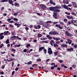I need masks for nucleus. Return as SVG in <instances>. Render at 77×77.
<instances>
[{"label":"nucleus","mask_w":77,"mask_h":77,"mask_svg":"<svg viewBox=\"0 0 77 77\" xmlns=\"http://www.w3.org/2000/svg\"><path fill=\"white\" fill-rule=\"evenodd\" d=\"M19 69V68H18V67H16L15 68V70H16V71H18V70Z\"/></svg>","instance_id":"obj_57"},{"label":"nucleus","mask_w":77,"mask_h":77,"mask_svg":"<svg viewBox=\"0 0 77 77\" xmlns=\"http://www.w3.org/2000/svg\"><path fill=\"white\" fill-rule=\"evenodd\" d=\"M54 14L53 15V17L55 19H57V13H56L53 12Z\"/></svg>","instance_id":"obj_4"},{"label":"nucleus","mask_w":77,"mask_h":77,"mask_svg":"<svg viewBox=\"0 0 77 77\" xmlns=\"http://www.w3.org/2000/svg\"><path fill=\"white\" fill-rule=\"evenodd\" d=\"M73 50H74V48H71L70 49H68L67 50V51H73Z\"/></svg>","instance_id":"obj_23"},{"label":"nucleus","mask_w":77,"mask_h":77,"mask_svg":"<svg viewBox=\"0 0 77 77\" xmlns=\"http://www.w3.org/2000/svg\"><path fill=\"white\" fill-rule=\"evenodd\" d=\"M3 34H4V33L3 32L0 33V36H2V35H3Z\"/></svg>","instance_id":"obj_58"},{"label":"nucleus","mask_w":77,"mask_h":77,"mask_svg":"<svg viewBox=\"0 0 77 77\" xmlns=\"http://www.w3.org/2000/svg\"><path fill=\"white\" fill-rule=\"evenodd\" d=\"M77 22L76 20H72L71 21V23H76V22Z\"/></svg>","instance_id":"obj_21"},{"label":"nucleus","mask_w":77,"mask_h":77,"mask_svg":"<svg viewBox=\"0 0 77 77\" xmlns=\"http://www.w3.org/2000/svg\"><path fill=\"white\" fill-rule=\"evenodd\" d=\"M40 8L43 9V10H44V9H46V6L44 4H41L40 5Z\"/></svg>","instance_id":"obj_3"},{"label":"nucleus","mask_w":77,"mask_h":77,"mask_svg":"<svg viewBox=\"0 0 77 77\" xmlns=\"http://www.w3.org/2000/svg\"><path fill=\"white\" fill-rule=\"evenodd\" d=\"M58 62H60V63H62V62H63V60H58Z\"/></svg>","instance_id":"obj_45"},{"label":"nucleus","mask_w":77,"mask_h":77,"mask_svg":"<svg viewBox=\"0 0 77 77\" xmlns=\"http://www.w3.org/2000/svg\"><path fill=\"white\" fill-rule=\"evenodd\" d=\"M32 63V61H30L29 62H28L27 64L28 65H30V64H31Z\"/></svg>","instance_id":"obj_39"},{"label":"nucleus","mask_w":77,"mask_h":77,"mask_svg":"<svg viewBox=\"0 0 77 77\" xmlns=\"http://www.w3.org/2000/svg\"><path fill=\"white\" fill-rule=\"evenodd\" d=\"M54 42V41L53 40H51L50 42V44L51 45H53V43Z\"/></svg>","instance_id":"obj_28"},{"label":"nucleus","mask_w":77,"mask_h":77,"mask_svg":"<svg viewBox=\"0 0 77 77\" xmlns=\"http://www.w3.org/2000/svg\"><path fill=\"white\" fill-rule=\"evenodd\" d=\"M68 42L69 44H71V43H72V41L71 39H68Z\"/></svg>","instance_id":"obj_20"},{"label":"nucleus","mask_w":77,"mask_h":77,"mask_svg":"<svg viewBox=\"0 0 77 77\" xmlns=\"http://www.w3.org/2000/svg\"><path fill=\"white\" fill-rule=\"evenodd\" d=\"M23 52H27V49H25L24 50H23Z\"/></svg>","instance_id":"obj_53"},{"label":"nucleus","mask_w":77,"mask_h":77,"mask_svg":"<svg viewBox=\"0 0 77 77\" xmlns=\"http://www.w3.org/2000/svg\"><path fill=\"white\" fill-rule=\"evenodd\" d=\"M18 38V39H20V40H21V39L20 38H18V36H17L16 37V36H13L12 37H11L10 38V39H12L13 38Z\"/></svg>","instance_id":"obj_10"},{"label":"nucleus","mask_w":77,"mask_h":77,"mask_svg":"<svg viewBox=\"0 0 77 77\" xmlns=\"http://www.w3.org/2000/svg\"><path fill=\"white\" fill-rule=\"evenodd\" d=\"M51 66H53V65H55V63H51Z\"/></svg>","instance_id":"obj_51"},{"label":"nucleus","mask_w":77,"mask_h":77,"mask_svg":"<svg viewBox=\"0 0 77 77\" xmlns=\"http://www.w3.org/2000/svg\"><path fill=\"white\" fill-rule=\"evenodd\" d=\"M15 59L14 58H10V60H11V61H13V60H15Z\"/></svg>","instance_id":"obj_52"},{"label":"nucleus","mask_w":77,"mask_h":77,"mask_svg":"<svg viewBox=\"0 0 77 77\" xmlns=\"http://www.w3.org/2000/svg\"><path fill=\"white\" fill-rule=\"evenodd\" d=\"M36 14H37V15L39 16H40V15H41V14L39 13H36Z\"/></svg>","instance_id":"obj_56"},{"label":"nucleus","mask_w":77,"mask_h":77,"mask_svg":"<svg viewBox=\"0 0 77 77\" xmlns=\"http://www.w3.org/2000/svg\"><path fill=\"white\" fill-rule=\"evenodd\" d=\"M11 51H13V52H15V51H16V50L14 48H12V49L11 50Z\"/></svg>","instance_id":"obj_33"},{"label":"nucleus","mask_w":77,"mask_h":77,"mask_svg":"<svg viewBox=\"0 0 77 77\" xmlns=\"http://www.w3.org/2000/svg\"><path fill=\"white\" fill-rule=\"evenodd\" d=\"M3 66H2L1 67V68H2V69H4L5 68V66L2 65Z\"/></svg>","instance_id":"obj_54"},{"label":"nucleus","mask_w":77,"mask_h":77,"mask_svg":"<svg viewBox=\"0 0 77 77\" xmlns=\"http://www.w3.org/2000/svg\"><path fill=\"white\" fill-rule=\"evenodd\" d=\"M68 6H69V7H71L72 6V5L71 4H69L68 5Z\"/></svg>","instance_id":"obj_60"},{"label":"nucleus","mask_w":77,"mask_h":77,"mask_svg":"<svg viewBox=\"0 0 77 77\" xmlns=\"http://www.w3.org/2000/svg\"><path fill=\"white\" fill-rule=\"evenodd\" d=\"M60 10L58 9H55L54 10V13H56V12H60Z\"/></svg>","instance_id":"obj_9"},{"label":"nucleus","mask_w":77,"mask_h":77,"mask_svg":"<svg viewBox=\"0 0 77 77\" xmlns=\"http://www.w3.org/2000/svg\"><path fill=\"white\" fill-rule=\"evenodd\" d=\"M33 42H37V40H36V39L34 40Z\"/></svg>","instance_id":"obj_62"},{"label":"nucleus","mask_w":77,"mask_h":77,"mask_svg":"<svg viewBox=\"0 0 77 77\" xmlns=\"http://www.w3.org/2000/svg\"><path fill=\"white\" fill-rule=\"evenodd\" d=\"M8 3L9 4H11V5L13 3V1L12 0H8Z\"/></svg>","instance_id":"obj_18"},{"label":"nucleus","mask_w":77,"mask_h":77,"mask_svg":"<svg viewBox=\"0 0 77 77\" xmlns=\"http://www.w3.org/2000/svg\"><path fill=\"white\" fill-rule=\"evenodd\" d=\"M49 25V24L48 23H44L43 24V26L44 27H46V28H47L48 26Z\"/></svg>","instance_id":"obj_6"},{"label":"nucleus","mask_w":77,"mask_h":77,"mask_svg":"<svg viewBox=\"0 0 77 77\" xmlns=\"http://www.w3.org/2000/svg\"><path fill=\"white\" fill-rule=\"evenodd\" d=\"M71 14H72V15H74V16H75V15H76V14L74 12H72L71 13Z\"/></svg>","instance_id":"obj_30"},{"label":"nucleus","mask_w":77,"mask_h":77,"mask_svg":"<svg viewBox=\"0 0 77 77\" xmlns=\"http://www.w3.org/2000/svg\"><path fill=\"white\" fill-rule=\"evenodd\" d=\"M39 24H41V25H42L43 24V22H42V21H40L39 22Z\"/></svg>","instance_id":"obj_32"},{"label":"nucleus","mask_w":77,"mask_h":77,"mask_svg":"<svg viewBox=\"0 0 77 77\" xmlns=\"http://www.w3.org/2000/svg\"><path fill=\"white\" fill-rule=\"evenodd\" d=\"M49 10H50V11H54V7H50L49 8Z\"/></svg>","instance_id":"obj_14"},{"label":"nucleus","mask_w":77,"mask_h":77,"mask_svg":"<svg viewBox=\"0 0 77 77\" xmlns=\"http://www.w3.org/2000/svg\"><path fill=\"white\" fill-rule=\"evenodd\" d=\"M14 3V6H20V5L18 3H17V2H15Z\"/></svg>","instance_id":"obj_26"},{"label":"nucleus","mask_w":77,"mask_h":77,"mask_svg":"<svg viewBox=\"0 0 77 77\" xmlns=\"http://www.w3.org/2000/svg\"><path fill=\"white\" fill-rule=\"evenodd\" d=\"M61 46L62 47H67V45L66 44H61Z\"/></svg>","instance_id":"obj_16"},{"label":"nucleus","mask_w":77,"mask_h":77,"mask_svg":"<svg viewBox=\"0 0 77 77\" xmlns=\"http://www.w3.org/2000/svg\"><path fill=\"white\" fill-rule=\"evenodd\" d=\"M57 23H58V22H55L53 23V24H54V25H55V24H57Z\"/></svg>","instance_id":"obj_44"},{"label":"nucleus","mask_w":77,"mask_h":77,"mask_svg":"<svg viewBox=\"0 0 77 77\" xmlns=\"http://www.w3.org/2000/svg\"><path fill=\"white\" fill-rule=\"evenodd\" d=\"M45 48L43 47H41L39 48V51H41L43 49H44Z\"/></svg>","instance_id":"obj_13"},{"label":"nucleus","mask_w":77,"mask_h":77,"mask_svg":"<svg viewBox=\"0 0 77 77\" xmlns=\"http://www.w3.org/2000/svg\"><path fill=\"white\" fill-rule=\"evenodd\" d=\"M54 9L55 10V9H60L61 8V6L59 5H57V6L54 7Z\"/></svg>","instance_id":"obj_5"},{"label":"nucleus","mask_w":77,"mask_h":77,"mask_svg":"<svg viewBox=\"0 0 77 77\" xmlns=\"http://www.w3.org/2000/svg\"><path fill=\"white\" fill-rule=\"evenodd\" d=\"M37 36H38L39 38H41V37H42V34H38Z\"/></svg>","instance_id":"obj_29"},{"label":"nucleus","mask_w":77,"mask_h":77,"mask_svg":"<svg viewBox=\"0 0 77 77\" xmlns=\"http://www.w3.org/2000/svg\"><path fill=\"white\" fill-rule=\"evenodd\" d=\"M69 19H72V20H73V17L71 16L70 17Z\"/></svg>","instance_id":"obj_61"},{"label":"nucleus","mask_w":77,"mask_h":77,"mask_svg":"<svg viewBox=\"0 0 77 77\" xmlns=\"http://www.w3.org/2000/svg\"><path fill=\"white\" fill-rule=\"evenodd\" d=\"M50 35H57L59 34V33L57 31H51L49 33Z\"/></svg>","instance_id":"obj_1"},{"label":"nucleus","mask_w":77,"mask_h":77,"mask_svg":"<svg viewBox=\"0 0 77 77\" xmlns=\"http://www.w3.org/2000/svg\"><path fill=\"white\" fill-rule=\"evenodd\" d=\"M4 38V35H2L0 36V39H2Z\"/></svg>","instance_id":"obj_34"},{"label":"nucleus","mask_w":77,"mask_h":77,"mask_svg":"<svg viewBox=\"0 0 77 77\" xmlns=\"http://www.w3.org/2000/svg\"><path fill=\"white\" fill-rule=\"evenodd\" d=\"M57 53H58V52L57 51L56 52H55L54 53V54L55 56H57Z\"/></svg>","instance_id":"obj_37"},{"label":"nucleus","mask_w":77,"mask_h":77,"mask_svg":"<svg viewBox=\"0 0 77 77\" xmlns=\"http://www.w3.org/2000/svg\"><path fill=\"white\" fill-rule=\"evenodd\" d=\"M50 3L51 5H53V2L52 1V0H50Z\"/></svg>","instance_id":"obj_35"},{"label":"nucleus","mask_w":77,"mask_h":77,"mask_svg":"<svg viewBox=\"0 0 77 77\" xmlns=\"http://www.w3.org/2000/svg\"><path fill=\"white\" fill-rule=\"evenodd\" d=\"M43 51H44V53L46 54V53H47V50L45 49H44Z\"/></svg>","instance_id":"obj_36"},{"label":"nucleus","mask_w":77,"mask_h":77,"mask_svg":"<svg viewBox=\"0 0 77 77\" xmlns=\"http://www.w3.org/2000/svg\"><path fill=\"white\" fill-rule=\"evenodd\" d=\"M10 27H13V26L12 24H10L9 25Z\"/></svg>","instance_id":"obj_55"},{"label":"nucleus","mask_w":77,"mask_h":77,"mask_svg":"<svg viewBox=\"0 0 77 77\" xmlns=\"http://www.w3.org/2000/svg\"><path fill=\"white\" fill-rule=\"evenodd\" d=\"M53 39H54V40H56V41H58V40H60V38H55L54 37V38H53Z\"/></svg>","instance_id":"obj_19"},{"label":"nucleus","mask_w":77,"mask_h":77,"mask_svg":"<svg viewBox=\"0 0 77 77\" xmlns=\"http://www.w3.org/2000/svg\"><path fill=\"white\" fill-rule=\"evenodd\" d=\"M11 35H15V32H11Z\"/></svg>","instance_id":"obj_40"},{"label":"nucleus","mask_w":77,"mask_h":77,"mask_svg":"<svg viewBox=\"0 0 77 77\" xmlns=\"http://www.w3.org/2000/svg\"><path fill=\"white\" fill-rule=\"evenodd\" d=\"M65 33H66V35L67 36H69V35H70V33H69L68 31H66Z\"/></svg>","instance_id":"obj_12"},{"label":"nucleus","mask_w":77,"mask_h":77,"mask_svg":"<svg viewBox=\"0 0 77 77\" xmlns=\"http://www.w3.org/2000/svg\"><path fill=\"white\" fill-rule=\"evenodd\" d=\"M15 73V71H13L12 72V73H11L12 75H13L14 74V73Z\"/></svg>","instance_id":"obj_50"},{"label":"nucleus","mask_w":77,"mask_h":77,"mask_svg":"<svg viewBox=\"0 0 77 77\" xmlns=\"http://www.w3.org/2000/svg\"><path fill=\"white\" fill-rule=\"evenodd\" d=\"M25 29L26 30H27L29 29V28L28 27H26L25 28Z\"/></svg>","instance_id":"obj_64"},{"label":"nucleus","mask_w":77,"mask_h":77,"mask_svg":"<svg viewBox=\"0 0 77 77\" xmlns=\"http://www.w3.org/2000/svg\"><path fill=\"white\" fill-rule=\"evenodd\" d=\"M37 62H39H39H41V59H40V58L38 59L37 60Z\"/></svg>","instance_id":"obj_38"},{"label":"nucleus","mask_w":77,"mask_h":77,"mask_svg":"<svg viewBox=\"0 0 77 77\" xmlns=\"http://www.w3.org/2000/svg\"><path fill=\"white\" fill-rule=\"evenodd\" d=\"M54 46L55 47H58L59 46V45L56 44H54Z\"/></svg>","instance_id":"obj_42"},{"label":"nucleus","mask_w":77,"mask_h":77,"mask_svg":"<svg viewBox=\"0 0 77 77\" xmlns=\"http://www.w3.org/2000/svg\"><path fill=\"white\" fill-rule=\"evenodd\" d=\"M64 21L65 23H66V22H67V19H64Z\"/></svg>","instance_id":"obj_46"},{"label":"nucleus","mask_w":77,"mask_h":77,"mask_svg":"<svg viewBox=\"0 0 77 77\" xmlns=\"http://www.w3.org/2000/svg\"><path fill=\"white\" fill-rule=\"evenodd\" d=\"M35 65H36V66H35V68H36V66H38V65L35 64H33L32 66V67H33V66H35Z\"/></svg>","instance_id":"obj_43"},{"label":"nucleus","mask_w":77,"mask_h":77,"mask_svg":"<svg viewBox=\"0 0 77 77\" xmlns=\"http://www.w3.org/2000/svg\"><path fill=\"white\" fill-rule=\"evenodd\" d=\"M13 20H14V21H18V20L17 18H14Z\"/></svg>","instance_id":"obj_48"},{"label":"nucleus","mask_w":77,"mask_h":77,"mask_svg":"<svg viewBox=\"0 0 77 77\" xmlns=\"http://www.w3.org/2000/svg\"><path fill=\"white\" fill-rule=\"evenodd\" d=\"M30 44H28L27 45H26V48H29V47H30Z\"/></svg>","instance_id":"obj_24"},{"label":"nucleus","mask_w":77,"mask_h":77,"mask_svg":"<svg viewBox=\"0 0 77 77\" xmlns=\"http://www.w3.org/2000/svg\"><path fill=\"white\" fill-rule=\"evenodd\" d=\"M21 46L20 45H14V48H15L16 47H20Z\"/></svg>","instance_id":"obj_17"},{"label":"nucleus","mask_w":77,"mask_h":77,"mask_svg":"<svg viewBox=\"0 0 77 77\" xmlns=\"http://www.w3.org/2000/svg\"><path fill=\"white\" fill-rule=\"evenodd\" d=\"M49 59H47L46 60L45 63H47V62H49Z\"/></svg>","instance_id":"obj_47"},{"label":"nucleus","mask_w":77,"mask_h":77,"mask_svg":"<svg viewBox=\"0 0 77 77\" xmlns=\"http://www.w3.org/2000/svg\"><path fill=\"white\" fill-rule=\"evenodd\" d=\"M8 1V0H2L1 2L2 3H4V2H7Z\"/></svg>","instance_id":"obj_25"},{"label":"nucleus","mask_w":77,"mask_h":77,"mask_svg":"<svg viewBox=\"0 0 77 77\" xmlns=\"http://www.w3.org/2000/svg\"><path fill=\"white\" fill-rule=\"evenodd\" d=\"M55 26L57 27H58V28L60 29H63L62 27H61L60 26V24H56L55 25Z\"/></svg>","instance_id":"obj_7"},{"label":"nucleus","mask_w":77,"mask_h":77,"mask_svg":"<svg viewBox=\"0 0 77 77\" xmlns=\"http://www.w3.org/2000/svg\"><path fill=\"white\" fill-rule=\"evenodd\" d=\"M63 6L64 9H67V10H68V7L66 5H64Z\"/></svg>","instance_id":"obj_15"},{"label":"nucleus","mask_w":77,"mask_h":77,"mask_svg":"<svg viewBox=\"0 0 77 77\" xmlns=\"http://www.w3.org/2000/svg\"><path fill=\"white\" fill-rule=\"evenodd\" d=\"M48 53L49 54V55L53 53V51L51 50V48H49L48 49Z\"/></svg>","instance_id":"obj_2"},{"label":"nucleus","mask_w":77,"mask_h":77,"mask_svg":"<svg viewBox=\"0 0 77 77\" xmlns=\"http://www.w3.org/2000/svg\"><path fill=\"white\" fill-rule=\"evenodd\" d=\"M74 47L75 48H77V45L76 44L75 45H74Z\"/></svg>","instance_id":"obj_59"},{"label":"nucleus","mask_w":77,"mask_h":77,"mask_svg":"<svg viewBox=\"0 0 77 77\" xmlns=\"http://www.w3.org/2000/svg\"><path fill=\"white\" fill-rule=\"evenodd\" d=\"M4 46V45L3 44H1V45H0V48H2V47Z\"/></svg>","instance_id":"obj_49"},{"label":"nucleus","mask_w":77,"mask_h":77,"mask_svg":"<svg viewBox=\"0 0 77 77\" xmlns=\"http://www.w3.org/2000/svg\"><path fill=\"white\" fill-rule=\"evenodd\" d=\"M9 39H7L6 41V44H9Z\"/></svg>","instance_id":"obj_27"},{"label":"nucleus","mask_w":77,"mask_h":77,"mask_svg":"<svg viewBox=\"0 0 77 77\" xmlns=\"http://www.w3.org/2000/svg\"><path fill=\"white\" fill-rule=\"evenodd\" d=\"M9 32V31H5L4 32V35H5H5L7 36V35H9V34H8V33Z\"/></svg>","instance_id":"obj_8"},{"label":"nucleus","mask_w":77,"mask_h":77,"mask_svg":"<svg viewBox=\"0 0 77 77\" xmlns=\"http://www.w3.org/2000/svg\"><path fill=\"white\" fill-rule=\"evenodd\" d=\"M40 39L41 40H45V38H40Z\"/></svg>","instance_id":"obj_41"},{"label":"nucleus","mask_w":77,"mask_h":77,"mask_svg":"<svg viewBox=\"0 0 77 77\" xmlns=\"http://www.w3.org/2000/svg\"><path fill=\"white\" fill-rule=\"evenodd\" d=\"M59 23L60 24H61V25H64V23H63V22L62 21H60Z\"/></svg>","instance_id":"obj_31"},{"label":"nucleus","mask_w":77,"mask_h":77,"mask_svg":"<svg viewBox=\"0 0 77 77\" xmlns=\"http://www.w3.org/2000/svg\"><path fill=\"white\" fill-rule=\"evenodd\" d=\"M72 5H74L75 6V7H77V4H76V3L74 2H72Z\"/></svg>","instance_id":"obj_22"},{"label":"nucleus","mask_w":77,"mask_h":77,"mask_svg":"<svg viewBox=\"0 0 77 77\" xmlns=\"http://www.w3.org/2000/svg\"><path fill=\"white\" fill-rule=\"evenodd\" d=\"M14 25L15 26H17V28H18V27H20L21 26V25H20V24L18 23H14Z\"/></svg>","instance_id":"obj_11"},{"label":"nucleus","mask_w":77,"mask_h":77,"mask_svg":"<svg viewBox=\"0 0 77 77\" xmlns=\"http://www.w3.org/2000/svg\"><path fill=\"white\" fill-rule=\"evenodd\" d=\"M37 27L38 28H39V29H40V28H41V26H40L39 25H37Z\"/></svg>","instance_id":"obj_63"}]
</instances>
